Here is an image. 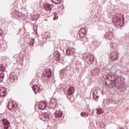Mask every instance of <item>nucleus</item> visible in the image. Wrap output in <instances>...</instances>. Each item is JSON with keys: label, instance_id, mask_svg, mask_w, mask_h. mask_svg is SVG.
Here are the masks:
<instances>
[{"label": "nucleus", "instance_id": "obj_12", "mask_svg": "<svg viewBox=\"0 0 129 129\" xmlns=\"http://www.w3.org/2000/svg\"><path fill=\"white\" fill-rule=\"evenodd\" d=\"M47 106V103L46 102H40L38 104V108L41 110L45 109Z\"/></svg>", "mask_w": 129, "mask_h": 129}, {"label": "nucleus", "instance_id": "obj_35", "mask_svg": "<svg viewBox=\"0 0 129 129\" xmlns=\"http://www.w3.org/2000/svg\"><path fill=\"white\" fill-rule=\"evenodd\" d=\"M3 31L2 30V29H0V37L1 36H2L3 35Z\"/></svg>", "mask_w": 129, "mask_h": 129}, {"label": "nucleus", "instance_id": "obj_18", "mask_svg": "<svg viewBox=\"0 0 129 129\" xmlns=\"http://www.w3.org/2000/svg\"><path fill=\"white\" fill-rule=\"evenodd\" d=\"M54 115L56 118H59L63 115V112L60 110H56L54 113Z\"/></svg>", "mask_w": 129, "mask_h": 129}, {"label": "nucleus", "instance_id": "obj_32", "mask_svg": "<svg viewBox=\"0 0 129 129\" xmlns=\"http://www.w3.org/2000/svg\"><path fill=\"white\" fill-rule=\"evenodd\" d=\"M97 95L98 94V90H95L93 93V95Z\"/></svg>", "mask_w": 129, "mask_h": 129}, {"label": "nucleus", "instance_id": "obj_33", "mask_svg": "<svg viewBox=\"0 0 129 129\" xmlns=\"http://www.w3.org/2000/svg\"><path fill=\"white\" fill-rule=\"evenodd\" d=\"M34 17H37V18H34V20H38V18H39V15H35L33 16V18H34Z\"/></svg>", "mask_w": 129, "mask_h": 129}, {"label": "nucleus", "instance_id": "obj_37", "mask_svg": "<svg viewBox=\"0 0 129 129\" xmlns=\"http://www.w3.org/2000/svg\"><path fill=\"white\" fill-rule=\"evenodd\" d=\"M82 116H83V115H84V112H82L81 113Z\"/></svg>", "mask_w": 129, "mask_h": 129}, {"label": "nucleus", "instance_id": "obj_28", "mask_svg": "<svg viewBox=\"0 0 129 129\" xmlns=\"http://www.w3.org/2000/svg\"><path fill=\"white\" fill-rule=\"evenodd\" d=\"M56 61H60V54H56Z\"/></svg>", "mask_w": 129, "mask_h": 129}, {"label": "nucleus", "instance_id": "obj_6", "mask_svg": "<svg viewBox=\"0 0 129 129\" xmlns=\"http://www.w3.org/2000/svg\"><path fill=\"white\" fill-rule=\"evenodd\" d=\"M8 94V92H7V90L5 88V87H1L0 88V97L4 98L6 97V95Z\"/></svg>", "mask_w": 129, "mask_h": 129}, {"label": "nucleus", "instance_id": "obj_25", "mask_svg": "<svg viewBox=\"0 0 129 129\" xmlns=\"http://www.w3.org/2000/svg\"><path fill=\"white\" fill-rule=\"evenodd\" d=\"M21 20H22V21H25V20H26V16H25V15L21 13V15H20V17H19Z\"/></svg>", "mask_w": 129, "mask_h": 129}, {"label": "nucleus", "instance_id": "obj_19", "mask_svg": "<svg viewBox=\"0 0 129 129\" xmlns=\"http://www.w3.org/2000/svg\"><path fill=\"white\" fill-rule=\"evenodd\" d=\"M46 73L44 74V77H48V78H50L52 75V73H51V70H49V71H46Z\"/></svg>", "mask_w": 129, "mask_h": 129}, {"label": "nucleus", "instance_id": "obj_14", "mask_svg": "<svg viewBox=\"0 0 129 129\" xmlns=\"http://www.w3.org/2000/svg\"><path fill=\"white\" fill-rule=\"evenodd\" d=\"M105 37H106L108 40H112V39H113V33L111 31L107 32L106 33Z\"/></svg>", "mask_w": 129, "mask_h": 129}, {"label": "nucleus", "instance_id": "obj_23", "mask_svg": "<svg viewBox=\"0 0 129 129\" xmlns=\"http://www.w3.org/2000/svg\"><path fill=\"white\" fill-rule=\"evenodd\" d=\"M76 64L77 65V69H79V68H81V67H82V64L80 62L76 61Z\"/></svg>", "mask_w": 129, "mask_h": 129}, {"label": "nucleus", "instance_id": "obj_17", "mask_svg": "<svg viewBox=\"0 0 129 129\" xmlns=\"http://www.w3.org/2000/svg\"><path fill=\"white\" fill-rule=\"evenodd\" d=\"M75 89L73 87H70L69 89L67 90V93L68 95H72L74 93Z\"/></svg>", "mask_w": 129, "mask_h": 129}, {"label": "nucleus", "instance_id": "obj_5", "mask_svg": "<svg viewBox=\"0 0 129 129\" xmlns=\"http://www.w3.org/2000/svg\"><path fill=\"white\" fill-rule=\"evenodd\" d=\"M86 60L89 64H92L94 62V58L93 55L91 54H88L86 56Z\"/></svg>", "mask_w": 129, "mask_h": 129}, {"label": "nucleus", "instance_id": "obj_1", "mask_svg": "<svg viewBox=\"0 0 129 129\" xmlns=\"http://www.w3.org/2000/svg\"><path fill=\"white\" fill-rule=\"evenodd\" d=\"M118 76L117 75H115V74H112L111 77V79L112 80L111 82V85L112 87H114V86H116V85L118 83V79H117Z\"/></svg>", "mask_w": 129, "mask_h": 129}, {"label": "nucleus", "instance_id": "obj_11", "mask_svg": "<svg viewBox=\"0 0 129 129\" xmlns=\"http://www.w3.org/2000/svg\"><path fill=\"white\" fill-rule=\"evenodd\" d=\"M44 8L46 12L51 13V11H52V9H53V5H52V4H46L44 6Z\"/></svg>", "mask_w": 129, "mask_h": 129}, {"label": "nucleus", "instance_id": "obj_20", "mask_svg": "<svg viewBox=\"0 0 129 129\" xmlns=\"http://www.w3.org/2000/svg\"><path fill=\"white\" fill-rule=\"evenodd\" d=\"M13 14L14 15L15 18H20L21 15H22V13L19 12H14Z\"/></svg>", "mask_w": 129, "mask_h": 129}, {"label": "nucleus", "instance_id": "obj_24", "mask_svg": "<svg viewBox=\"0 0 129 129\" xmlns=\"http://www.w3.org/2000/svg\"><path fill=\"white\" fill-rule=\"evenodd\" d=\"M4 78H5V74L4 73L0 74V82H3Z\"/></svg>", "mask_w": 129, "mask_h": 129}, {"label": "nucleus", "instance_id": "obj_8", "mask_svg": "<svg viewBox=\"0 0 129 129\" xmlns=\"http://www.w3.org/2000/svg\"><path fill=\"white\" fill-rule=\"evenodd\" d=\"M18 106L16 104V103L13 101L9 102L8 105V107L10 110L12 109H15Z\"/></svg>", "mask_w": 129, "mask_h": 129}, {"label": "nucleus", "instance_id": "obj_26", "mask_svg": "<svg viewBox=\"0 0 129 129\" xmlns=\"http://www.w3.org/2000/svg\"><path fill=\"white\" fill-rule=\"evenodd\" d=\"M5 70H6V67H5L3 64H0V71L3 72L5 71Z\"/></svg>", "mask_w": 129, "mask_h": 129}, {"label": "nucleus", "instance_id": "obj_31", "mask_svg": "<svg viewBox=\"0 0 129 129\" xmlns=\"http://www.w3.org/2000/svg\"><path fill=\"white\" fill-rule=\"evenodd\" d=\"M93 97L94 98V99H98V98H99V96L98 95L94 94L93 95Z\"/></svg>", "mask_w": 129, "mask_h": 129}, {"label": "nucleus", "instance_id": "obj_22", "mask_svg": "<svg viewBox=\"0 0 129 129\" xmlns=\"http://www.w3.org/2000/svg\"><path fill=\"white\" fill-rule=\"evenodd\" d=\"M110 47L113 49H116L117 48V44L115 42L111 43Z\"/></svg>", "mask_w": 129, "mask_h": 129}, {"label": "nucleus", "instance_id": "obj_30", "mask_svg": "<svg viewBox=\"0 0 129 129\" xmlns=\"http://www.w3.org/2000/svg\"><path fill=\"white\" fill-rule=\"evenodd\" d=\"M53 4H56L58 5V4H60V0H52Z\"/></svg>", "mask_w": 129, "mask_h": 129}, {"label": "nucleus", "instance_id": "obj_3", "mask_svg": "<svg viewBox=\"0 0 129 129\" xmlns=\"http://www.w3.org/2000/svg\"><path fill=\"white\" fill-rule=\"evenodd\" d=\"M112 22H114V24L117 28H119L121 25V19L120 18L116 17V18H114L112 20Z\"/></svg>", "mask_w": 129, "mask_h": 129}, {"label": "nucleus", "instance_id": "obj_36", "mask_svg": "<svg viewBox=\"0 0 129 129\" xmlns=\"http://www.w3.org/2000/svg\"><path fill=\"white\" fill-rule=\"evenodd\" d=\"M84 114H85V115H86V116H88L89 115V114H88V113L85 112Z\"/></svg>", "mask_w": 129, "mask_h": 129}, {"label": "nucleus", "instance_id": "obj_21", "mask_svg": "<svg viewBox=\"0 0 129 129\" xmlns=\"http://www.w3.org/2000/svg\"><path fill=\"white\" fill-rule=\"evenodd\" d=\"M96 113L98 114H103V111L102 110V109L101 108H96Z\"/></svg>", "mask_w": 129, "mask_h": 129}, {"label": "nucleus", "instance_id": "obj_4", "mask_svg": "<svg viewBox=\"0 0 129 129\" xmlns=\"http://www.w3.org/2000/svg\"><path fill=\"white\" fill-rule=\"evenodd\" d=\"M91 76H98L99 75V69L98 68H94L91 72Z\"/></svg>", "mask_w": 129, "mask_h": 129}, {"label": "nucleus", "instance_id": "obj_16", "mask_svg": "<svg viewBox=\"0 0 129 129\" xmlns=\"http://www.w3.org/2000/svg\"><path fill=\"white\" fill-rule=\"evenodd\" d=\"M32 89L34 92H35V93H37V92H38V93H40V92H41V89H40V88H39V87H38L37 85H33L32 86Z\"/></svg>", "mask_w": 129, "mask_h": 129}, {"label": "nucleus", "instance_id": "obj_10", "mask_svg": "<svg viewBox=\"0 0 129 129\" xmlns=\"http://www.w3.org/2000/svg\"><path fill=\"white\" fill-rule=\"evenodd\" d=\"M16 77H17L16 76L14 75V74L11 73L10 75L9 79L8 80V82H10V83H14V82L16 81Z\"/></svg>", "mask_w": 129, "mask_h": 129}, {"label": "nucleus", "instance_id": "obj_39", "mask_svg": "<svg viewBox=\"0 0 129 129\" xmlns=\"http://www.w3.org/2000/svg\"><path fill=\"white\" fill-rule=\"evenodd\" d=\"M120 129H124V128H121Z\"/></svg>", "mask_w": 129, "mask_h": 129}, {"label": "nucleus", "instance_id": "obj_2", "mask_svg": "<svg viewBox=\"0 0 129 129\" xmlns=\"http://www.w3.org/2000/svg\"><path fill=\"white\" fill-rule=\"evenodd\" d=\"M110 57L112 61H116L118 59V52L116 51H113L110 52Z\"/></svg>", "mask_w": 129, "mask_h": 129}, {"label": "nucleus", "instance_id": "obj_38", "mask_svg": "<svg viewBox=\"0 0 129 129\" xmlns=\"http://www.w3.org/2000/svg\"><path fill=\"white\" fill-rule=\"evenodd\" d=\"M0 116H3V114H0Z\"/></svg>", "mask_w": 129, "mask_h": 129}, {"label": "nucleus", "instance_id": "obj_29", "mask_svg": "<svg viewBox=\"0 0 129 129\" xmlns=\"http://www.w3.org/2000/svg\"><path fill=\"white\" fill-rule=\"evenodd\" d=\"M55 20H58V14L56 13L54 14L53 20L55 21Z\"/></svg>", "mask_w": 129, "mask_h": 129}, {"label": "nucleus", "instance_id": "obj_13", "mask_svg": "<svg viewBox=\"0 0 129 129\" xmlns=\"http://www.w3.org/2000/svg\"><path fill=\"white\" fill-rule=\"evenodd\" d=\"M2 122L4 124V128L5 129H8L9 126H10V122L8 121V120L6 119H4L2 120Z\"/></svg>", "mask_w": 129, "mask_h": 129}, {"label": "nucleus", "instance_id": "obj_34", "mask_svg": "<svg viewBox=\"0 0 129 129\" xmlns=\"http://www.w3.org/2000/svg\"><path fill=\"white\" fill-rule=\"evenodd\" d=\"M31 43H32V44L31 45V46H34V44L35 43V39H32L31 40Z\"/></svg>", "mask_w": 129, "mask_h": 129}, {"label": "nucleus", "instance_id": "obj_27", "mask_svg": "<svg viewBox=\"0 0 129 129\" xmlns=\"http://www.w3.org/2000/svg\"><path fill=\"white\" fill-rule=\"evenodd\" d=\"M103 104H104V105H109V101L107 100H104L103 102Z\"/></svg>", "mask_w": 129, "mask_h": 129}, {"label": "nucleus", "instance_id": "obj_15", "mask_svg": "<svg viewBox=\"0 0 129 129\" xmlns=\"http://www.w3.org/2000/svg\"><path fill=\"white\" fill-rule=\"evenodd\" d=\"M50 112L47 111L45 112L43 114L44 119L43 120L44 121H46L47 120H49V118H50Z\"/></svg>", "mask_w": 129, "mask_h": 129}, {"label": "nucleus", "instance_id": "obj_7", "mask_svg": "<svg viewBox=\"0 0 129 129\" xmlns=\"http://www.w3.org/2000/svg\"><path fill=\"white\" fill-rule=\"evenodd\" d=\"M80 38L83 39L86 37V30L84 28H81L79 32Z\"/></svg>", "mask_w": 129, "mask_h": 129}, {"label": "nucleus", "instance_id": "obj_9", "mask_svg": "<svg viewBox=\"0 0 129 129\" xmlns=\"http://www.w3.org/2000/svg\"><path fill=\"white\" fill-rule=\"evenodd\" d=\"M75 53V49L74 48L69 47L66 50V54L68 56H70V55H73Z\"/></svg>", "mask_w": 129, "mask_h": 129}]
</instances>
